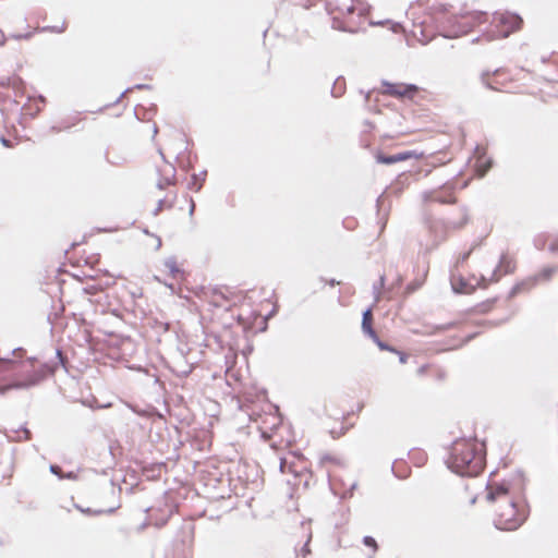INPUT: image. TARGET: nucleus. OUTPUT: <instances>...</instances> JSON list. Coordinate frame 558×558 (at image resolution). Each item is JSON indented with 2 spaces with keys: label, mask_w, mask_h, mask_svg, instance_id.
Masks as SVG:
<instances>
[{
  "label": "nucleus",
  "mask_w": 558,
  "mask_h": 558,
  "mask_svg": "<svg viewBox=\"0 0 558 558\" xmlns=\"http://www.w3.org/2000/svg\"><path fill=\"white\" fill-rule=\"evenodd\" d=\"M446 464L460 476H477L484 469L485 453L477 449L475 439L459 438L451 444Z\"/></svg>",
  "instance_id": "obj_2"
},
{
  "label": "nucleus",
  "mask_w": 558,
  "mask_h": 558,
  "mask_svg": "<svg viewBox=\"0 0 558 558\" xmlns=\"http://www.w3.org/2000/svg\"><path fill=\"white\" fill-rule=\"evenodd\" d=\"M548 250L550 253H557L558 252V236H556L553 242L549 244Z\"/></svg>",
  "instance_id": "obj_42"
},
{
  "label": "nucleus",
  "mask_w": 558,
  "mask_h": 558,
  "mask_svg": "<svg viewBox=\"0 0 558 558\" xmlns=\"http://www.w3.org/2000/svg\"><path fill=\"white\" fill-rule=\"evenodd\" d=\"M320 462L322 463L331 462V463H335V464H338V465H343V463H342L340 458L335 457V456L329 454V453H326V454L322 456Z\"/></svg>",
  "instance_id": "obj_25"
},
{
  "label": "nucleus",
  "mask_w": 558,
  "mask_h": 558,
  "mask_svg": "<svg viewBox=\"0 0 558 558\" xmlns=\"http://www.w3.org/2000/svg\"><path fill=\"white\" fill-rule=\"evenodd\" d=\"M17 83H22V80L17 76L7 77L0 82L1 86H16Z\"/></svg>",
  "instance_id": "obj_29"
},
{
  "label": "nucleus",
  "mask_w": 558,
  "mask_h": 558,
  "mask_svg": "<svg viewBox=\"0 0 558 558\" xmlns=\"http://www.w3.org/2000/svg\"><path fill=\"white\" fill-rule=\"evenodd\" d=\"M418 156L420 155H417L414 150H405L393 155H387L380 150H377L375 154V159L378 163L393 165L410 158H417Z\"/></svg>",
  "instance_id": "obj_7"
},
{
  "label": "nucleus",
  "mask_w": 558,
  "mask_h": 558,
  "mask_svg": "<svg viewBox=\"0 0 558 558\" xmlns=\"http://www.w3.org/2000/svg\"><path fill=\"white\" fill-rule=\"evenodd\" d=\"M556 270H557V267L548 266V267L543 268L542 271L538 275L534 276L533 278H536V282L539 279L549 280Z\"/></svg>",
  "instance_id": "obj_20"
},
{
  "label": "nucleus",
  "mask_w": 558,
  "mask_h": 558,
  "mask_svg": "<svg viewBox=\"0 0 558 558\" xmlns=\"http://www.w3.org/2000/svg\"><path fill=\"white\" fill-rule=\"evenodd\" d=\"M36 362L35 356L28 357L21 365V369L15 371L17 364L15 360L0 357V393L10 389H28L37 386L57 371V363L45 362L36 367Z\"/></svg>",
  "instance_id": "obj_1"
},
{
  "label": "nucleus",
  "mask_w": 558,
  "mask_h": 558,
  "mask_svg": "<svg viewBox=\"0 0 558 558\" xmlns=\"http://www.w3.org/2000/svg\"><path fill=\"white\" fill-rule=\"evenodd\" d=\"M298 462L295 460H289L287 458H280L279 469L281 473H291L293 475V480H288V484L294 487L303 484L305 488L310 486V480L312 474L307 471L306 465L302 461L301 458H298Z\"/></svg>",
  "instance_id": "obj_5"
},
{
  "label": "nucleus",
  "mask_w": 558,
  "mask_h": 558,
  "mask_svg": "<svg viewBox=\"0 0 558 558\" xmlns=\"http://www.w3.org/2000/svg\"><path fill=\"white\" fill-rule=\"evenodd\" d=\"M15 434L17 435L16 436L17 440H21V439L27 440L31 438V432L25 426H21L20 429L15 430Z\"/></svg>",
  "instance_id": "obj_28"
},
{
  "label": "nucleus",
  "mask_w": 558,
  "mask_h": 558,
  "mask_svg": "<svg viewBox=\"0 0 558 558\" xmlns=\"http://www.w3.org/2000/svg\"><path fill=\"white\" fill-rule=\"evenodd\" d=\"M496 301V299L487 300L486 302H483L476 306L477 313H486L492 308L493 303Z\"/></svg>",
  "instance_id": "obj_27"
},
{
  "label": "nucleus",
  "mask_w": 558,
  "mask_h": 558,
  "mask_svg": "<svg viewBox=\"0 0 558 558\" xmlns=\"http://www.w3.org/2000/svg\"><path fill=\"white\" fill-rule=\"evenodd\" d=\"M500 269H501L500 266L497 265L492 274L489 281L497 282L500 279V275H499Z\"/></svg>",
  "instance_id": "obj_40"
},
{
  "label": "nucleus",
  "mask_w": 558,
  "mask_h": 558,
  "mask_svg": "<svg viewBox=\"0 0 558 558\" xmlns=\"http://www.w3.org/2000/svg\"><path fill=\"white\" fill-rule=\"evenodd\" d=\"M5 39H7V37H5L4 33L0 29V46L4 45Z\"/></svg>",
  "instance_id": "obj_54"
},
{
  "label": "nucleus",
  "mask_w": 558,
  "mask_h": 558,
  "mask_svg": "<svg viewBox=\"0 0 558 558\" xmlns=\"http://www.w3.org/2000/svg\"><path fill=\"white\" fill-rule=\"evenodd\" d=\"M498 265L504 269V274H511L514 270V265L507 254H501Z\"/></svg>",
  "instance_id": "obj_18"
},
{
  "label": "nucleus",
  "mask_w": 558,
  "mask_h": 558,
  "mask_svg": "<svg viewBox=\"0 0 558 558\" xmlns=\"http://www.w3.org/2000/svg\"><path fill=\"white\" fill-rule=\"evenodd\" d=\"M381 198H383V195L378 196L377 199H376V205L377 207H379V204L381 202Z\"/></svg>",
  "instance_id": "obj_64"
},
{
  "label": "nucleus",
  "mask_w": 558,
  "mask_h": 558,
  "mask_svg": "<svg viewBox=\"0 0 558 558\" xmlns=\"http://www.w3.org/2000/svg\"><path fill=\"white\" fill-rule=\"evenodd\" d=\"M386 23H390V20H385V21H378V22H369L371 25L375 26V25H384Z\"/></svg>",
  "instance_id": "obj_52"
},
{
  "label": "nucleus",
  "mask_w": 558,
  "mask_h": 558,
  "mask_svg": "<svg viewBox=\"0 0 558 558\" xmlns=\"http://www.w3.org/2000/svg\"><path fill=\"white\" fill-rule=\"evenodd\" d=\"M421 282L420 281H412L410 282L407 288H405V292L407 294H411L413 293L414 291H416L420 287H421Z\"/></svg>",
  "instance_id": "obj_34"
},
{
  "label": "nucleus",
  "mask_w": 558,
  "mask_h": 558,
  "mask_svg": "<svg viewBox=\"0 0 558 558\" xmlns=\"http://www.w3.org/2000/svg\"><path fill=\"white\" fill-rule=\"evenodd\" d=\"M477 335H480V332H473V333H470L465 337V340H464V343H468L470 342L471 340H473Z\"/></svg>",
  "instance_id": "obj_50"
},
{
  "label": "nucleus",
  "mask_w": 558,
  "mask_h": 558,
  "mask_svg": "<svg viewBox=\"0 0 558 558\" xmlns=\"http://www.w3.org/2000/svg\"><path fill=\"white\" fill-rule=\"evenodd\" d=\"M326 282H327L329 286H331V287H335V286H337V284H339V283H340V282H339V281H337L336 279H330V280H328V281H326Z\"/></svg>",
  "instance_id": "obj_57"
},
{
  "label": "nucleus",
  "mask_w": 558,
  "mask_h": 558,
  "mask_svg": "<svg viewBox=\"0 0 558 558\" xmlns=\"http://www.w3.org/2000/svg\"><path fill=\"white\" fill-rule=\"evenodd\" d=\"M430 199L439 204H454L457 198L453 196V184L445 183L439 191L434 193Z\"/></svg>",
  "instance_id": "obj_8"
},
{
  "label": "nucleus",
  "mask_w": 558,
  "mask_h": 558,
  "mask_svg": "<svg viewBox=\"0 0 558 558\" xmlns=\"http://www.w3.org/2000/svg\"><path fill=\"white\" fill-rule=\"evenodd\" d=\"M546 241H547V236L546 235H544V234L537 235L534 239V246L537 250H543L545 247Z\"/></svg>",
  "instance_id": "obj_30"
},
{
  "label": "nucleus",
  "mask_w": 558,
  "mask_h": 558,
  "mask_svg": "<svg viewBox=\"0 0 558 558\" xmlns=\"http://www.w3.org/2000/svg\"><path fill=\"white\" fill-rule=\"evenodd\" d=\"M489 72H484L482 74V83L488 88L496 90L497 88L493 85V83L488 80Z\"/></svg>",
  "instance_id": "obj_32"
},
{
  "label": "nucleus",
  "mask_w": 558,
  "mask_h": 558,
  "mask_svg": "<svg viewBox=\"0 0 558 558\" xmlns=\"http://www.w3.org/2000/svg\"><path fill=\"white\" fill-rule=\"evenodd\" d=\"M134 89H138V90H142V89H151V85L149 84H136L132 87H128L124 92H122V94L117 98V100L114 101V104L119 102L121 100V98L126 94V93H130Z\"/></svg>",
  "instance_id": "obj_23"
},
{
  "label": "nucleus",
  "mask_w": 558,
  "mask_h": 558,
  "mask_svg": "<svg viewBox=\"0 0 558 558\" xmlns=\"http://www.w3.org/2000/svg\"><path fill=\"white\" fill-rule=\"evenodd\" d=\"M372 92L365 93V101L369 102Z\"/></svg>",
  "instance_id": "obj_60"
},
{
  "label": "nucleus",
  "mask_w": 558,
  "mask_h": 558,
  "mask_svg": "<svg viewBox=\"0 0 558 558\" xmlns=\"http://www.w3.org/2000/svg\"><path fill=\"white\" fill-rule=\"evenodd\" d=\"M301 553H302L303 556H306V555L310 554L308 541L301 548Z\"/></svg>",
  "instance_id": "obj_49"
},
{
  "label": "nucleus",
  "mask_w": 558,
  "mask_h": 558,
  "mask_svg": "<svg viewBox=\"0 0 558 558\" xmlns=\"http://www.w3.org/2000/svg\"><path fill=\"white\" fill-rule=\"evenodd\" d=\"M166 522H167V520L159 521V523H156V525H157L158 527H161V526H163V525L166 524Z\"/></svg>",
  "instance_id": "obj_62"
},
{
  "label": "nucleus",
  "mask_w": 558,
  "mask_h": 558,
  "mask_svg": "<svg viewBox=\"0 0 558 558\" xmlns=\"http://www.w3.org/2000/svg\"><path fill=\"white\" fill-rule=\"evenodd\" d=\"M477 286L478 287H482V288H486L487 287V279L485 278V276H481L480 277V280L477 282Z\"/></svg>",
  "instance_id": "obj_48"
},
{
  "label": "nucleus",
  "mask_w": 558,
  "mask_h": 558,
  "mask_svg": "<svg viewBox=\"0 0 558 558\" xmlns=\"http://www.w3.org/2000/svg\"><path fill=\"white\" fill-rule=\"evenodd\" d=\"M400 28H401V24L400 23H393L392 26H391V29H392L393 33H398Z\"/></svg>",
  "instance_id": "obj_53"
},
{
  "label": "nucleus",
  "mask_w": 558,
  "mask_h": 558,
  "mask_svg": "<svg viewBox=\"0 0 558 558\" xmlns=\"http://www.w3.org/2000/svg\"><path fill=\"white\" fill-rule=\"evenodd\" d=\"M493 166V160L490 158H487L485 159V161H483L480 166H478V172H480V175L483 177L485 175V173L492 168Z\"/></svg>",
  "instance_id": "obj_26"
},
{
  "label": "nucleus",
  "mask_w": 558,
  "mask_h": 558,
  "mask_svg": "<svg viewBox=\"0 0 558 558\" xmlns=\"http://www.w3.org/2000/svg\"><path fill=\"white\" fill-rule=\"evenodd\" d=\"M418 92L415 84H402V98H413Z\"/></svg>",
  "instance_id": "obj_19"
},
{
  "label": "nucleus",
  "mask_w": 558,
  "mask_h": 558,
  "mask_svg": "<svg viewBox=\"0 0 558 558\" xmlns=\"http://www.w3.org/2000/svg\"><path fill=\"white\" fill-rule=\"evenodd\" d=\"M56 357L59 360V364L62 366H65V363L68 362L66 357L63 355L61 349L56 350Z\"/></svg>",
  "instance_id": "obj_39"
},
{
  "label": "nucleus",
  "mask_w": 558,
  "mask_h": 558,
  "mask_svg": "<svg viewBox=\"0 0 558 558\" xmlns=\"http://www.w3.org/2000/svg\"><path fill=\"white\" fill-rule=\"evenodd\" d=\"M462 211H463V218L460 222H457V223H453V228L456 229H461L462 227H464L468 221H469V216H468V213H466V209L465 208H462Z\"/></svg>",
  "instance_id": "obj_33"
},
{
  "label": "nucleus",
  "mask_w": 558,
  "mask_h": 558,
  "mask_svg": "<svg viewBox=\"0 0 558 558\" xmlns=\"http://www.w3.org/2000/svg\"><path fill=\"white\" fill-rule=\"evenodd\" d=\"M493 22L496 24L498 36L506 38L521 28L523 20L517 13L495 12Z\"/></svg>",
  "instance_id": "obj_6"
},
{
  "label": "nucleus",
  "mask_w": 558,
  "mask_h": 558,
  "mask_svg": "<svg viewBox=\"0 0 558 558\" xmlns=\"http://www.w3.org/2000/svg\"><path fill=\"white\" fill-rule=\"evenodd\" d=\"M381 85L385 87V94L392 97L402 98V84L390 83L384 80Z\"/></svg>",
  "instance_id": "obj_15"
},
{
  "label": "nucleus",
  "mask_w": 558,
  "mask_h": 558,
  "mask_svg": "<svg viewBox=\"0 0 558 558\" xmlns=\"http://www.w3.org/2000/svg\"><path fill=\"white\" fill-rule=\"evenodd\" d=\"M440 17H436L437 29L444 38H457L466 35L475 25L482 24L487 20V12L474 11L462 14L445 16L448 12L447 4H439L435 8Z\"/></svg>",
  "instance_id": "obj_3"
},
{
  "label": "nucleus",
  "mask_w": 558,
  "mask_h": 558,
  "mask_svg": "<svg viewBox=\"0 0 558 558\" xmlns=\"http://www.w3.org/2000/svg\"><path fill=\"white\" fill-rule=\"evenodd\" d=\"M536 284V278H529L526 280H523L521 282H518L514 284L511 290L509 291V298H514L517 294H519L523 290H529L533 288Z\"/></svg>",
  "instance_id": "obj_13"
},
{
  "label": "nucleus",
  "mask_w": 558,
  "mask_h": 558,
  "mask_svg": "<svg viewBox=\"0 0 558 558\" xmlns=\"http://www.w3.org/2000/svg\"><path fill=\"white\" fill-rule=\"evenodd\" d=\"M385 281H386V277H385V275H381L379 277L378 281H376L373 284V293L375 295V300L376 301L379 299V295L381 293V289L385 287Z\"/></svg>",
  "instance_id": "obj_21"
},
{
  "label": "nucleus",
  "mask_w": 558,
  "mask_h": 558,
  "mask_svg": "<svg viewBox=\"0 0 558 558\" xmlns=\"http://www.w3.org/2000/svg\"><path fill=\"white\" fill-rule=\"evenodd\" d=\"M362 331L365 336L372 338L376 337V331L373 328V311L372 307H367L362 313Z\"/></svg>",
  "instance_id": "obj_10"
},
{
  "label": "nucleus",
  "mask_w": 558,
  "mask_h": 558,
  "mask_svg": "<svg viewBox=\"0 0 558 558\" xmlns=\"http://www.w3.org/2000/svg\"><path fill=\"white\" fill-rule=\"evenodd\" d=\"M395 353H396V354H398V356H399V362H400L401 364L407 363V361H408V354H407L405 352L399 351V350L397 349V352H395Z\"/></svg>",
  "instance_id": "obj_44"
},
{
  "label": "nucleus",
  "mask_w": 558,
  "mask_h": 558,
  "mask_svg": "<svg viewBox=\"0 0 558 558\" xmlns=\"http://www.w3.org/2000/svg\"><path fill=\"white\" fill-rule=\"evenodd\" d=\"M488 501H495L500 498L505 502V507L496 513L494 524L496 529L501 531H514L520 527L526 520V513L523 508L509 497L508 487L506 484H499L496 487L489 488L486 495Z\"/></svg>",
  "instance_id": "obj_4"
},
{
  "label": "nucleus",
  "mask_w": 558,
  "mask_h": 558,
  "mask_svg": "<svg viewBox=\"0 0 558 558\" xmlns=\"http://www.w3.org/2000/svg\"><path fill=\"white\" fill-rule=\"evenodd\" d=\"M363 544L371 548L373 554H375L378 549V545H377V542L376 539L373 537V536H369V535H366L363 537Z\"/></svg>",
  "instance_id": "obj_24"
},
{
  "label": "nucleus",
  "mask_w": 558,
  "mask_h": 558,
  "mask_svg": "<svg viewBox=\"0 0 558 558\" xmlns=\"http://www.w3.org/2000/svg\"><path fill=\"white\" fill-rule=\"evenodd\" d=\"M74 507L82 513L86 514V515H90V517H95V515H101V514H112L117 509L120 508V505L118 506H114V507H110L108 509H93V508H84L77 504L74 505Z\"/></svg>",
  "instance_id": "obj_12"
},
{
  "label": "nucleus",
  "mask_w": 558,
  "mask_h": 558,
  "mask_svg": "<svg viewBox=\"0 0 558 558\" xmlns=\"http://www.w3.org/2000/svg\"><path fill=\"white\" fill-rule=\"evenodd\" d=\"M160 179L157 182V189L165 190L168 185H173L175 183V169L173 166H170L169 171H165L161 173L159 170Z\"/></svg>",
  "instance_id": "obj_11"
},
{
  "label": "nucleus",
  "mask_w": 558,
  "mask_h": 558,
  "mask_svg": "<svg viewBox=\"0 0 558 558\" xmlns=\"http://www.w3.org/2000/svg\"><path fill=\"white\" fill-rule=\"evenodd\" d=\"M401 282H402V277L399 275V276L397 277V279H396V284H397V286H400V284H401Z\"/></svg>",
  "instance_id": "obj_61"
},
{
  "label": "nucleus",
  "mask_w": 558,
  "mask_h": 558,
  "mask_svg": "<svg viewBox=\"0 0 558 558\" xmlns=\"http://www.w3.org/2000/svg\"><path fill=\"white\" fill-rule=\"evenodd\" d=\"M165 204H166V199H163V198L159 199L158 204H157V207L153 211V215L157 216L161 211V209H162Z\"/></svg>",
  "instance_id": "obj_43"
},
{
  "label": "nucleus",
  "mask_w": 558,
  "mask_h": 558,
  "mask_svg": "<svg viewBox=\"0 0 558 558\" xmlns=\"http://www.w3.org/2000/svg\"><path fill=\"white\" fill-rule=\"evenodd\" d=\"M482 244V240L475 241L471 247H473V251Z\"/></svg>",
  "instance_id": "obj_58"
},
{
  "label": "nucleus",
  "mask_w": 558,
  "mask_h": 558,
  "mask_svg": "<svg viewBox=\"0 0 558 558\" xmlns=\"http://www.w3.org/2000/svg\"><path fill=\"white\" fill-rule=\"evenodd\" d=\"M451 287L454 293H473L476 289V286H473L466 281V279L462 276L458 278L454 275H451Z\"/></svg>",
  "instance_id": "obj_9"
},
{
  "label": "nucleus",
  "mask_w": 558,
  "mask_h": 558,
  "mask_svg": "<svg viewBox=\"0 0 558 558\" xmlns=\"http://www.w3.org/2000/svg\"><path fill=\"white\" fill-rule=\"evenodd\" d=\"M194 210H195V203L194 201L191 198V204H190V210H189V214L192 216L194 214Z\"/></svg>",
  "instance_id": "obj_55"
},
{
  "label": "nucleus",
  "mask_w": 558,
  "mask_h": 558,
  "mask_svg": "<svg viewBox=\"0 0 558 558\" xmlns=\"http://www.w3.org/2000/svg\"><path fill=\"white\" fill-rule=\"evenodd\" d=\"M454 325H456V323H449V324H447L446 326H444V329H446V330H447V329H450V328H452Z\"/></svg>",
  "instance_id": "obj_59"
},
{
  "label": "nucleus",
  "mask_w": 558,
  "mask_h": 558,
  "mask_svg": "<svg viewBox=\"0 0 558 558\" xmlns=\"http://www.w3.org/2000/svg\"><path fill=\"white\" fill-rule=\"evenodd\" d=\"M161 246V239L160 238H157V245H156V248L159 250Z\"/></svg>",
  "instance_id": "obj_63"
},
{
  "label": "nucleus",
  "mask_w": 558,
  "mask_h": 558,
  "mask_svg": "<svg viewBox=\"0 0 558 558\" xmlns=\"http://www.w3.org/2000/svg\"><path fill=\"white\" fill-rule=\"evenodd\" d=\"M65 29V24L63 23L60 27L59 26H45L43 31H49L53 33H62Z\"/></svg>",
  "instance_id": "obj_38"
},
{
  "label": "nucleus",
  "mask_w": 558,
  "mask_h": 558,
  "mask_svg": "<svg viewBox=\"0 0 558 558\" xmlns=\"http://www.w3.org/2000/svg\"><path fill=\"white\" fill-rule=\"evenodd\" d=\"M49 470L52 474L57 475L60 480L63 478V471L59 465L50 464Z\"/></svg>",
  "instance_id": "obj_35"
},
{
  "label": "nucleus",
  "mask_w": 558,
  "mask_h": 558,
  "mask_svg": "<svg viewBox=\"0 0 558 558\" xmlns=\"http://www.w3.org/2000/svg\"><path fill=\"white\" fill-rule=\"evenodd\" d=\"M76 473L73 472V471H70L68 473H64L63 472V478H66V480H76Z\"/></svg>",
  "instance_id": "obj_47"
},
{
  "label": "nucleus",
  "mask_w": 558,
  "mask_h": 558,
  "mask_svg": "<svg viewBox=\"0 0 558 558\" xmlns=\"http://www.w3.org/2000/svg\"><path fill=\"white\" fill-rule=\"evenodd\" d=\"M473 252V247H470L469 251L464 252L462 255H460V257L458 258L457 260V264H456V267H459L460 265H462L464 262L468 260V258L471 256Z\"/></svg>",
  "instance_id": "obj_31"
},
{
  "label": "nucleus",
  "mask_w": 558,
  "mask_h": 558,
  "mask_svg": "<svg viewBox=\"0 0 558 558\" xmlns=\"http://www.w3.org/2000/svg\"><path fill=\"white\" fill-rule=\"evenodd\" d=\"M24 352H25V350H24L23 348H16V349H14V350L12 351V354H13V355H17V353L22 354V353H24Z\"/></svg>",
  "instance_id": "obj_56"
},
{
  "label": "nucleus",
  "mask_w": 558,
  "mask_h": 558,
  "mask_svg": "<svg viewBox=\"0 0 558 558\" xmlns=\"http://www.w3.org/2000/svg\"><path fill=\"white\" fill-rule=\"evenodd\" d=\"M33 36L32 32L25 33V34H12L11 37L21 40V39H29Z\"/></svg>",
  "instance_id": "obj_41"
},
{
  "label": "nucleus",
  "mask_w": 558,
  "mask_h": 558,
  "mask_svg": "<svg viewBox=\"0 0 558 558\" xmlns=\"http://www.w3.org/2000/svg\"><path fill=\"white\" fill-rule=\"evenodd\" d=\"M206 175H207L206 170H203L199 173H194L191 178V182L189 183L187 187L195 192L201 191L202 185L206 180Z\"/></svg>",
  "instance_id": "obj_16"
},
{
  "label": "nucleus",
  "mask_w": 558,
  "mask_h": 558,
  "mask_svg": "<svg viewBox=\"0 0 558 558\" xmlns=\"http://www.w3.org/2000/svg\"><path fill=\"white\" fill-rule=\"evenodd\" d=\"M221 301H222L221 299L213 296V300L210 301V304L213 306H215V307H222L223 304L221 303Z\"/></svg>",
  "instance_id": "obj_46"
},
{
  "label": "nucleus",
  "mask_w": 558,
  "mask_h": 558,
  "mask_svg": "<svg viewBox=\"0 0 558 558\" xmlns=\"http://www.w3.org/2000/svg\"><path fill=\"white\" fill-rule=\"evenodd\" d=\"M165 266L169 269L172 278L177 279L184 276V270L178 266L175 256L166 258Z\"/></svg>",
  "instance_id": "obj_14"
},
{
  "label": "nucleus",
  "mask_w": 558,
  "mask_h": 558,
  "mask_svg": "<svg viewBox=\"0 0 558 558\" xmlns=\"http://www.w3.org/2000/svg\"><path fill=\"white\" fill-rule=\"evenodd\" d=\"M66 129H70V125H65L64 128H60L57 125L51 126L52 132H60L61 130H66Z\"/></svg>",
  "instance_id": "obj_51"
},
{
  "label": "nucleus",
  "mask_w": 558,
  "mask_h": 558,
  "mask_svg": "<svg viewBox=\"0 0 558 558\" xmlns=\"http://www.w3.org/2000/svg\"><path fill=\"white\" fill-rule=\"evenodd\" d=\"M213 296L214 298H219L221 299L222 301H227L228 300V296L226 295L225 292H222V290L220 288H215L213 290Z\"/></svg>",
  "instance_id": "obj_37"
},
{
  "label": "nucleus",
  "mask_w": 558,
  "mask_h": 558,
  "mask_svg": "<svg viewBox=\"0 0 558 558\" xmlns=\"http://www.w3.org/2000/svg\"><path fill=\"white\" fill-rule=\"evenodd\" d=\"M345 93V81L342 76H339L335 80L332 87L330 89V94L332 97L338 98L341 97Z\"/></svg>",
  "instance_id": "obj_17"
},
{
  "label": "nucleus",
  "mask_w": 558,
  "mask_h": 558,
  "mask_svg": "<svg viewBox=\"0 0 558 558\" xmlns=\"http://www.w3.org/2000/svg\"><path fill=\"white\" fill-rule=\"evenodd\" d=\"M376 344L377 347L381 350V351H390V352H397V349L393 348L392 345H390L389 343L383 341L379 339L378 335L376 333V337H372L371 338Z\"/></svg>",
  "instance_id": "obj_22"
},
{
  "label": "nucleus",
  "mask_w": 558,
  "mask_h": 558,
  "mask_svg": "<svg viewBox=\"0 0 558 558\" xmlns=\"http://www.w3.org/2000/svg\"><path fill=\"white\" fill-rule=\"evenodd\" d=\"M0 142L4 147H12V142L3 135L0 137Z\"/></svg>",
  "instance_id": "obj_45"
},
{
  "label": "nucleus",
  "mask_w": 558,
  "mask_h": 558,
  "mask_svg": "<svg viewBox=\"0 0 558 558\" xmlns=\"http://www.w3.org/2000/svg\"><path fill=\"white\" fill-rule=\"evenodd\" d=\"M501 322H494V320H481L477 323V326H482L485 328H493L500 324Z\"/></svg>",
  "instance_id": "obj_36"
}]
</instances>
